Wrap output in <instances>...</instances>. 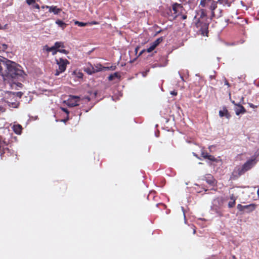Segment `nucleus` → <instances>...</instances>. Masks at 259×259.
Instances as JSON below:
<instances>
[{"label": "nucleus", "instance_id": "nucleus-1", "mask_svg": "<svg viewBox=\"0 0 259 259\" xmlns=\"http://www.w3.org/2000/svg\"><path fill=\"white\" fill-rule=\"evenodd\" d=\"M0 75L5 83L13 84L22 88L23 84L18 82L23 81L26 74L20 65L6 58H0Z\"/></svg>", "mask_w": 259, "mask_h": 259}, {"label": "nucleus", "instance_id": "nucleus-2", "mask_svg": "<svg viewBox=\"0 0 259 259\" xmlns=\"http://www.w3.org/2000/svg\"><path fill=\"white\" fill-rule=\"evenodd\" d=\"M17 138L9 130L5 129L3 135H0V149L5 146L11 147L12 144L16 141Z\"/></svg>", "mask_w": 259, "mask_h": 259}, {"label": "nucleus", "instance_id": "nucleus-3", "mask_svg": "<svg viewBox=\"0 0 259 259\" xmlns=\"http://www.w3.org/2000/svg\"><path fill=\"white\" fill-rule=\"evenodd\" d=\"M209 22L208 20H198L195 26L198 29V32L203 36H207Z\"/></svg>", "mask_w": 259, "mask_h": 259}, {"label": "nucleus", "instance_id": "nucleus-4", "mask_svg": "<svg viewBox=\"0 0 259 259\" xmlns=\"http://www.w3.org/2000/svg\"><path fill=\"white\" fill-rule=\"evenodd\" d=\"M4 98L5 102L10 107L17 108L19 106L20 103L16 98L15 92H7Z\"/></svg>", "mask_w": 259, "mask_h": 259}, {"label": "nucleus", "instance_id": "nucleus-5", "mask_svg": "<svg viewBox=\"0 0 259 259\" xmlns=\"http://www.w3.org/2000/svg\"><path fill=\"white\" fill-rule=\"evenodd\" d=\"M231 102L235 105L234 110L237 115L240 114H243L246 112V110L245 108L242 105L244 104V97L241 96L239 101L236 103L234 100H232Z\"/></svg>", "mask_w": 259, "mask_h": 259}, {"label": "nucleus", "instance_id": "nucleus-6", "mask_svg": "<svg viewBox=\"0 0 259 259\" xmlns=\"http://www.w3.org/2000/svg\"><path fill=\"white\" fill-rule=\"evenodd\" d=\"M57 64L59 66L58 70H56L55 75L56 76L59 75L61 73L64 72L66 69L67 64H69V62L66 59L62 58L59 59H56Z\"/></svg>", "mask_w": 259, "mask_h": 259}, {"label": "nucleus", "instance_id": "nucleus-7", "mask_svg": "<svg viewBox=\"0 0 259 259\" xmlns=\"http://www.w3.org/2000/svg\"><path fill=\"white\" fill-rule=\"evenodd\" d=\"M2 151L0 152V156L2 160H7L9 157H15L16 159H18L17 155L15 153L14 150L10 149L9 147H3Z\"/></svg>", "mask_w": 259, "mask_h": 259}, {"label": "nucleus", "instance_id": "nucleus-8", "mask_svg": "<svg viewBox=\"0 0 259 259\" xmlns=\"http://www.w3.org/2000/svg\"><path fill=\"white\" fill-rule=\"evenodd\" d=\"M256 207V205L255 204H250L247 205H242L240 204H238L237 206V209L240 211L245 212L246 213H250L253 211Z\"/></svg>", "mask_w": 259, "mask_h": 259}, {"label": "nucleus", "instance_id": "nucleus-9", "mask_svg": "<svg viewBox=\"0 0 259 259\" xmlns=\"http://www.w3.org/2000/svg\"><path fill=\"white\" fill-rule=\"evenodd\" d=\"M245 173L242 166H236L232 172L231 179L234 180H236Z\"/></svg>", "mask_w": 259, "mask_h": 259}, {"label": "nucleus", "instance_id": "nucleus-10", "mask_svg": "<svg viewBox=\"0 0 259 259\" xmlns=\"http://www.w3.org/2000/svg\"><path fill=\"white\" fill-rule=\"evenodd\" d=\"M163 41V37H160L156 39L154 41L151 43L150 44V47L148 48L146 50H143L141 52L140 55H141L143 52L146 51L148 53H150L152 51H153L156 47H157L160 42Z\"/></svg>", "mask_w": 259, "mask_h": 259}, {"label": "nucleus", "instance_id": "nucleus-11", "mask_svg": "<svg viewBox=\"0 0 259 259\" xmlns=\"http://www.w3.org/2000/svg\"><path fill=\"white\" fill-rule=\"evenodd\" d=\"M172 9L176 15L175 17L183 14L185 11L183 6L181 4L177 3L172 5Z\"/></svg>", "mask_w": 259, "mask_h": 259}, {"label": "nucleus", "instance_id": "nucleus-12", "mask_svg": "<svg viewBox=\"0 0 259 259\" xmlns=\"http://www.w3.org/2000/svg\"><path fill=\"white\" fill-rule=\"evenodd\" d=\"M80 101V98L76 96H70L68 100L66 101V104L69 107H75L78 106V102Z\"/></svg>", "mask_w": 259, "mask_h": 259}, {"label": "nucleus", "instance_id": "nucleus-13", "mask_svg": "<svg viewBox=\"0 0 259 259\" xmlns=\"http://www.w3.org/2000/svg\"><path fill=\"white\" fill-rule=\"evenodd\" d=\"M256 162L254 159H249L247 160L242 167L245 172L250 170L255 165Z\"/></svg>", "mask_w": 259, "mask_h": 259}, {"label": "nucleus", "instance_id": "nucleus-14", "mask_svg": "<svg viewBox=\"0 0 259 259\" xmlns=\"http://www.w3.org/2000/svg\"><path fill=\"white\" fill-rule=\"evenodd\" d=\"M92 67V70L90 68H88L87 70V72L91 74L92 73L97 72L98 71H102L104 69V67L102 66L101 64H98L97 66H96V69L94 68V67L92 66H91Z\"/></svg>", "mask_w": 259, "mask_h": 259}, {"label": "nucleus", "instance_id": "nucleus-15", "mask_svg": "<svg viewBox=\"0 0 259 259\" xmlns=\"http://www.w3.org/2000/svg\"><path fill=\"white\" fill-rule=\"evenodd\" d=\"M219 115L221 117L225 116L227 119H229L231 117V115L226 107H224L223 110L219 111Z\"/></svg>", "mask_w": 259, "mask_h": 259}, {"label": "nucleus", "instance_id": "nucleus-16", "mask_svg": "<svg viewBox=\"0 0 259 259\" xmlns=\"http://www.w3.org/2000/svg\"><path fill=\"white\" fill-rule=\"evenodd\" d=\"M46 7L49 8L50 12H53L54 14H59L62 10L61 9L58 8L56 6H46Z\"/></svg>", "mask_w": 259, "mask_h": 259}, {"label": "nucleus", "instance_id": "nucleus-17", "mask_svg": "<svg viewBox=\"0 0 259 259\" xmlns=\"http://www.w3.org/2000/svg\"><path fill=\"white\" fill-rule=\"evenodd\" d=\"M206 181L207 184L211 186L215 185L217 183L216 180L210 175H209L206 178Z\"/></svg>", "mask_w": 259, "mask_h": 259}, {"label": "nucleus", "instance_id": "nucleus-18", "mask_svg": "<svg viewBox=\"0 0 259 259\" xmlns=\"http://www.w3.org/2000/svg\"><path fill=\"white\" fill-rule=\"evenodd\" d=\"M210 9L211 11L212 15L213 17H215L214 11L217 8V2L211 0V3H210Z\"/></svg>", "mask_w": 259, "mask_h": 259}, {"label": "nucleus", "instance_id": "nucleus-19", "mask_svg": "<svg viewBox=\"0 0 259 259\" xmlns=\"http://www.w3.org/2000/svg\"><path fill=\"white\" fill-rule=\"evenodd\" d=\"M121 75L118 72H114L113 74H111L108 77V79L109 81H112L115 78L120 79Z\"/></svg>", "mask_w": 259, "mask_h": 259}, {"label": "nucleus", "instance_id": "nucleus-20", "mask_svg": "<svg viewBox=\"0 0 259 259\" xmlns=\"http://www.w3.org/2000/svg\"><path fill=\"white\" fill-rule=\"evenodd\" d=\"M14 132L17 134H20L22 130V126L20 124H15L13 126Z\"/></svg>", "mask_w": 259, "mask_h": 259}, {"label": "nucleus", "instance_id": "nucleus-21", "mask_svg": "<svg viewBox=\"0 0 259 259\" xmlns=\"http://www.w3.org/2000/svg\"><path fill=\"white\" fill-rule=\"evenodd\" d=\"M234 2V0H219L220 4L223 6L229 7L231 3Z\"/></svg>", "mask_w": 259, "mask_h": 259}, {"label": "nucleus", "instance_id": "nucleus-22", "mask_svg": "<svg viewBox=\"0 0 259 259\" xmlns=\"http://www.w3.org/2000/svg\"><path fill=\"white\" fill-rule=\"evenodd\" d=\"M211 0H201L200 3V6L202 8L206 7L209 6Z\"/></svg>", "mask_w": 259, "mask_h": 259}, {"label": "nucleus", "instance_id": "nucleus-23", "mask_svg": "<svg viewBox=\"0 0 259 259\" xmlns=\"http://www.w3.org/2000/svg\"><path fill=\"white\" fill-rule=\"evenodd\" d=\"M198 20H208V18L206 15L205 12L203 10H201L200 16Z\"/></svg>", "mask_w": 259, "mask_h": 259}, {"label": "nucleus", "instance_id": "nucleus-24", "mask_svg": "<svg viewBox=\"0 0 259 259\" xmlns=\"http://www.w3.org/2000/svg\"><path fill=\"white\" fill-rule=\"evenodd\" d=\"M54 47L55 49H60V48H64V42L62 41H57L54 44Z\"/></svg>", "mask_w": 259, "mask_h": 259}, {"label": "nucleus", "instance_id": "nucleus-25", "mask_svg": "<svg viewBox=\"0 0 259 259\" xmlns=\"http://www.w3.org/2000/svg\"><path fill=\"white\" fill-rule=\"evenodd\" d=\"M230 199L232 200V201L228 203V206L230 208H232L233 207L235 204L236 199L233 195H232V196L230 197Z\"/></svg>", "mask_w": 259, "mask_h": 259}, {"label": "nucleus", "instance_id": "nucleus-26", "mask_svg": "<svg viewBox=\"0 0 259 259\" xmlns=\"http://www.w3.org/2000/svg\"><path fill=\"white\" fill-rule=\"evenodd\" d=\"M56 23L60 27H61L62 29H64L66 27L67 24L65 23L64 22L60 20H57L56 21Z\"/></svg>", "mask_w": 259, "mask_h": 259}, {"label": "nucleus", "instance_id": "nucleus-27", "mask_svg": "<svg viewBox=\"0 0 259 259\" xmlns=\"http://www.w3.org/2000/svg\"><path fill=\"white\" fill-rule=\"evenodd\" d=\"M8 48V46L6 44H3L0 46V53L4 52Z\"/></svg>", "mask_w": 259, "mask_h": 259}, {"label": "nucleus", "instance_id": "nucleus-28", "mask_svg": "<svg viewBox=\"0 0 259 259\" xmlns=\"http://www.w3.org/2000/svg\"><path fill=\"white\" fill-rule=\"evenodd\" d=\"M75 24L77 25L78 26H80V27L85 26L88 24V23H83V22H79V21H77L75 22Z\"/></svg>", "mask_w": 259, "mask_h": 259}, {"label": "nucleus", "instance_id": "nucleus-29", "mask_svg": "<svg viewBox=\"0 0 259 259\" xmlns=\"http://www.w3.org/2000/svg\"><path fill=\"white\" fill-rule=\"evenodd\" d=\"M206 159L211 161H215L217 160L216 158L213 156L209 155V154L207 155Z\"/></svg>", "mask_w": 259, "mask_h": 259}, {"label": "nucleus", "instance_id": "nucleus-30", "mask_svg": "<svg viewBox=\"0 0 259 259\" xmlns=\"http://www.w3.org/2000/svg\"><path fill=\"white\" fill-rule=\"evenodd\" d=\"M116 68V66H111L110 67H104V69L105 70H114Z\"/></svg>", "mask_w": 259, "mask_h": 259}, {"label": "nucleus", "instance_id": "nucleus-31", "mask_svg": "<svg viewBox=\"0 0 259 259\" xmlns=\"http://www.w3.org/2000/svg\"><path fill=\"white\" fill-rule=\"evenodd\" d=\"M46 51L48 52H52L54 50H56L54 47V45L52 47H49L48 46H46Z\"/></svg>", "mask_w": 259, "mask_h": 259}, {"label": "nucleus", "instance_id": "nucleus-32", "mask_svg": "<svg viewBox=\"0 0 259 259\" xmlns=\"http://www.w3.org/2000/svg\"><path fill=\"white\" fill-rule=\"evenodd\" d=\"M16 95V98L17 99V98H21L22 95H23V93L21 92H18L15 93Z\"/></svg>", "mask_w": 259, "mask_h": 259}, {"label": "nucleus", "instance_id": "nucleus-33", "mask_svg": "<svg viewBox=\"0 0 259 259\" xmlns=\"http://www.w3.org/2000/svg\"><path fill=\"white\" fill-rule=\"evenodd\" d=\"M32 9H39V6L38 4H36L35 2H34V4H33L32 5Z\"/></svg>", "mask_w": 259, "mask_h": 259}, {"label": "nucleus", "instance_id": "nucleus-34", "mask_svg": "<svg viewBox=\"0 0 259 259\" xmlns=\"http://www.w3.org/2000/svg\"><path fill=\"white\" fill-rule=\"evenodd\" d=\"M58 52L64 54H68L69 53V52L65 49L60 50L58 49Z\"/></svg>", "mask_w": 259, "mask_h": 259}, {"label": "nucleus", "instance_id": "nucleus-35", "mask_svg": "<svg viewBox=\"0 0 259 259\" xmlns=\"http://www.w3.org/2000/svg\"><path fill=\"white\" fill-rule=\"evenodd\" d=\"M201 156L203 157L204 159H206V157L207 155H208V153L207 152L202 151L201 152Z\"/></svg>", "mask_w": 259, "mask_h": 259}, {"label": "nucleus", "instance_id": "nucleus-36", "mask_svg": "<svg viewBox=\"0 0 259 259\" xmlns=\"http://www.w3.org/2000/svg\"><path fill=\"white\" fill-rule=\"evenodd\" d=\"M26 3L30 6L32 5L33 4H34V2H35V0H26Z\"/></svg>", "mask_w": 259, "mask_h": 259}, {"label": "nucleus", "instance_id": "nucleus-37", "mask_svg": "<svg viewBox=\"0 0 259 259\" xmlns=\"http://www.w3.org/2000/svg\"><path fill=\"white\" fill-rule=\"evenodd\" d=\"M61 109L62 111H63L65 113H66L67 115H69V111L68 110V109L67 108L61 107Z\"/></svg>", "mask_w": 259, "mask_h": 259}, {"label": "nucleus", "instance_id": "nucleus-38", "mask_svg": "<svg viewBox=\"0 0 259 259\" xmlns=\"http://www.w3.org/2000/svg\"><path fill=\"white\" fill-rule=\"evenodd\" d=\"M149 72V69H147L146 71L142 72V74L143 77H145L148 73Z\"/></svg>", "mask_w": 259, "mask_h": 259}, {"label": "nucleus", "instance_id": "nucleus-39", "mask_svg": "<svg viewBox=\"0 0 259 259\" xmlns=\"http://www.w3.org/2000/svg\"><path fill=\"white\" fill-rule=\"evenodd\" d=\"M248 105H249V107L251 108H257V106L253 105L252 103H248Z\"/></svg>", "mask_w": 259, "mask_h": 259}, {"label": "nucleus", "instance_id": "nucleus-40", "mask_svg": "<svg viewBox=\"0 0 259 259\" xmlns=\"http://www.w3.org/2000/svg\"><path fill=\"white\" fill-rule=\"evenodd\" d=\"M90 25H97V24H99V23L98 22H97V21H92L91 22H90L89 23Z\"/></svg>", "mask_w": 259, "mask_h": 259}, {"label": "nucleus", "instance_id": "nucleus-41", "mask_svg": "<svg viewBox=\"0 0 259 259\" xmlns=\"http://www.w3.org/2000/svg\"><path fill=\"white\" fill-rule=\"evenodd\" d=\"M69 115H67V117L66 118L62 120V121L64 122H67L68 120H69Z\"/></svg>", "mask_w": 259, "mask_h": 259}, {"label": "nucleus", "instance_id": "nucleus-42", "mask_svg": "<svg viewBox=\"0 0 259 259\" xmlns=\"http://www.w3.org/2000/svg\"><path fill=\"white\" fill-rule=\"evenodd\" d=\"M170 94L172 95H174V96H176V95H177L178 93H177V92H176L175 91H172L170 92Z\"/></svg>", "mask_w": 259, "mask_h": 259}, {"label": "nucleus", "instance_id": "nucleus-43", "mask_svg": "<svg viewBox=\"0 0 259 259\" xmlns=\"http://www.w3.org/2000/svg\"><path fill=\"white\" fill-rule=\"evenodd\" d=\"M182 19L183 20L186 19L187 18V16L186 14H182Z\"/></svg>", "mask_w": 259, "mask_h": 259}, {"label": "nucleus", "instance_id": "nucleus-44", "mask_svg": "<svg viewBox=\"0 0 259 259\" xmlns=\"http://www.w3.org/2000/svg\"><path fill=\"white\" fill-rule=\"evenodd\" d=\"M219 14H218L217 16L218 17H220L222 16V11L221 10H219Z\"/></svg>", "mask_w": 259, "mask_h": 259}, {"label": "nucleus", "instance_id": "nucleus-45", "mask_svg": "<svg viewBox=\"0 0 259 259\" xmlns=\"http://www.w3.org/2000/svg\"><path fill=\"white\" fill-rule=\"evenodd\" d=\"M52 52V54L53 55H55V54H56L57 52H58V50L56 49V50H54Z\"/></svg>", "mask_w": 259, "mask_h": 259}, {"label": "nucleus", "instance_id": "nucleus-46", "mask_svg": "<svg viewBox=\"0 0 259 259\" xmlns=\"http://www.w3.org/2000/svg\"><path fill=\"white\" fill-rule=\"evenodd\" d=\"M84 99H86L87 100L88 102H89L91 100V99L89 97H86L84 98Z\"/></svg>", "mask_w": 259, "mask_h": 259}, {"label": "nucleus", "instance_id": "nucleus-47", "mask_svg": "<svg viewBox=\"0 0 259 259\" xmlns=\"http://www.w3.org/2000/svg\"><path fill=\"white\" fill-rule=\"evenodd\" d=\"M225 84L226 85H227L228 87H230L229 83L228 82V81L227 80H226V81H225Z\"/></svg>", "mask_w": 259, "mask_h": 259}, {"label": "nucleus", "instance_id": "nucleus-48", "mask_svg": "<svg viewBox=\"0 0 259 259\" xmlns=\"http://www.w3.org/2000/svg\"><path fill=\"white\" fill-rule=\"evenodd\" d=\"M162 205L164 207H165V205L163 204V203H158L156 204L157 206H159V205Z\"/></svg>", "mask_w": 259, "mask_h": 259}, {"label": "nucleus", "instance_id": "nucleus-49", "mask_svg": "<svg viewBox=\"0 0 259 259\" xmlns=\"http://www.w3.org/2000/svg\"><path fill=\"white\" fill-rule=\"evenodd\" d=\"M232 258H233V259H237L236 256L235 255H234L232 256Z\"/></svg>", "mask_w": 259, "mask_h": 259}, {"label": "nucleus", "instance_id": "nucleus-50", "mask_svg": "<svg viewBox=\"0 0 259 259\" xmlns=\"http://www.w3.org/2000/svg\"><path fill=\"white\" fill-rule=\"evenodd\" d=\"M196 233V230L194 229L193 230V234H195Z\"/></svg>", "mask_w": 259, "mask_h": 259}, {"label": "nucleus", "instance_id": "nucleus-51", "mask_svg": "<svg viewBox=\"0 0 259 259\" xmlns=\"http://www.w3.org/2000/svg\"><path fill=\"white\" fill-rule=\"evenodd\" d=\"M257 194L259 195V189L257 191Z\"/></svg>", "mask_w": 259, "mask_h": 259}, {"label": "nucleus", "instance_id": "nucleus-52", "mask_svg": "<svg viewBox=\"0 0 259 259\" xmlns=\"http://www.w3.org/2000/svg\"><path fill=\"white\" fill-rule=\"evenodd\" d=\"M160 32H161V30H160V31H158L157 32V33H160Z\"/></svg>", "mask_w": 259, "mask_h": 259}]
</instances>
